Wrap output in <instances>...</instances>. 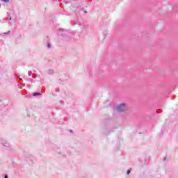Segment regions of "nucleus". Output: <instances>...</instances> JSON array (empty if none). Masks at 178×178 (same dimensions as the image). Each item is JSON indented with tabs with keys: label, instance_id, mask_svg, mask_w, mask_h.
<instances>
[{
	"label": "nucleus",
	"instance_id": "obj_1",
	"mask_svg": "<svg viewBox=\"0 0 178 178\" xmlns=\"http://www.w3.org/2000/svg\"><path fill=\"white\" fill-rule=\"evenodd\" d=\"M116 109L118 112H126V111H127V104L125 103H122L117 106Z\"/></svg>",
	"mask_w": 178,
	"mask_h": 178
},
{
	"label": "nucleus",
	"instance_id": "obj_2",
	"mask_svg": "<svg viewBox=\"0 0 178 178\" xmlns=\"http://www.w3.org/2000/svg\"><path fill=\"white\" fill-rule=\"evenodd\" d=\"M3 145H4V147H6L7 148H9L10 147V144H9V143L8 142L3 143Z\"/></svg>",
	"mask_w": 178,
	"mask_h": 178
},
{
	"label": "nucleus",
	"instance_id": "obj_3",
	"mask_svg": "<svg viewBox=\"0 0 178 178\" xmlns=\"http://www.w3.org/2000/svg\"><path fill=\"white\" fill-rule=\"evenodd\" d=\"M37 95H41V93H40V92H34V93H33V97H37Z\"/></svg>",
	"mask_w": 178,
	"mask_h": 178
},
{
	"label": "nucleus",
	"instance_id": "obj_4",
	"mask_svg": "<svg viewBox=\"0 0 178 178\" xmlns=\"http://www.w3.org/2000/svg\"><path fill=\"white\" fill-rule=\"evenodd\" d=\"M48 73L49 74H54V70H49Z\"/></svg>",
	"mask_w": 178,
	"mask_h": 178
},
{
	"label": "nucleus",
	"instance_id": "obj_5",
	"mask_svg": "<svg viewBox=\"0 0 178 178\" xmlns=\"http://www.w3.org/2000/svg\"><path fill=\"white\" fill-rule=\"evenodd\" d=\"M47 47L51 48V43L47 42Z\"/></svg>",
	"mask_w": 178,
	"mask_h": 178
},
{
	"label": "nucleus",
	"instance_id": "obj_6",
	"mask_svg": "<svg viewBox=\"0 0 178 178\" xmlns=\"http://www.w3.org/2000/svg\"><path fill=\"white\" fill-rule=\"evenodd\" d=\"M131 172V170H128L127 172V175H130Z\"/></svg>",
	"mask_w": 178,
	"mask_h": 178
},
{
	"label": "nucleus",
	"instance_id": "obj_7",
	"mask_svg": "<svg viewBox=\"0 0 178 178\" xmlns=\"http://www.w3.org/2000/svg\"><path fill=\"white\" fill-rule=\"evenodd\" d=\"M3 2H6V3H8V2H9V0H1Z\"/></svg>",
	"mask_w": 178,
	"mask_h": 178
},
{
	"label": "nucleus",
	"instance_id": "obj_8",
	"mask_svg": "<svg viewBox=\"0 0 178 178\" xmlns=\"http://www.w3.org/2000/svg\"><path fill=\"white\" fill-rule=\"evenodd\" d=\"M32 73L33 72L31 71H29V76H31Z\"/></svg>",
	"mask_w": 178,
	"mask_h": 178
},
{
	"label": "nucleus",
	"instance_id": "obj_9",
	"mask_svg": "<svg viewBox=\"0 0 178 178\" xmlns=\"http://www.w3.org/2000/svg\"><path fill=\"white\" fill-rule=\"evenodd\" d=\"M4 178H8V175H6L4 176Z\"/></svg>",
	"mask_w": 178,
	"mask_h": 178
},
{
	"label": "nucleus",
	"instance_id": "obj_10",
	"mask_svg": "<svg viewBox=\"0 0 178 178\" xmlns=\"http://www.w3.org/2000/svg\"><path fill=\"white\" fill-rule=\"evenodd\" d=\"M72 130H70V132H71V133H72Z\"/></svg>",
	"mask_w": 178,
	"mask_h": 178
},
{
	"label": "nucleus",
	"instance_id": "obj_11",
	"mask_svg": "<svg viewBox=\"0 0 178 178\" xmlns=\"http://www.w3.org/2000/svg\"><path fill=\"white\" fill-rule=\"evenodd\" d=\"M5 34H8V33H6Z\"/></svg>",
	"mask_w": 178,
	"mask_h": 178
}]
</instances>
